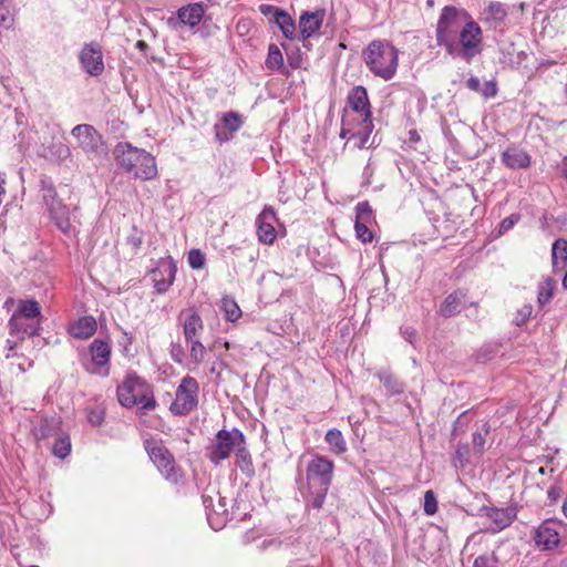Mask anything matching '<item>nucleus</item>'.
Returning <instances> with one entry per match:
<instances>
[{
  "label": "nucleus",
  "mask_w": 567,
  "mask_h": 567,
  "mask_svg": "<svg viewBox=\"0 0 567 567\" xmlns=\"http://www.w3.org/2000/svg\"><path fill=\"white\" fill-rule=\"evenodd\" d=\"M118 167L134 177L148 181L157 175L155 158L145 150L133 146L128 142H120L113 150Z\"/></svg>",
  "instance_id": "1"
},
{
  "label": "nucleus",
  "mask_w": 567,
  "mask_h": 567,
  "mask_svg": "<svg viewBox=\"0 0 567 567\" xmlns=\"http://www.w3.org/2000/svg\"><path fill=\"white\" fill-rule=\"evenodd\" d=\"M362 56L369 71L384 80H391L399 65V51L388 41L374 40L363 50Z\"/></svg>",
  "instance_id": "2"
},
{
  "label": "nucleus",
  "mask_w": 567,
  "mask_h": 567,
  "mask_svg": "<svg viewBox=\"0 0 567 567\" xmlns=\"http://www.w3.org/2000/svg\"><path fill=\"white\" fill-rule=\"evenodd\" d=\"M471 20L468 13L463 9L446 6L442 9L436 24V43L445 50L454 49V40L457 39L466 22Z\"/></svg>",
  "instance_id": "3"
},
{
  "label": "nucleus",
  "mask_w": 567,
  "mask_h": 567,
  "mask_svg": "<svg viewBox=\"0 0 567 567\" xmlns=\"http://www.w3.org/2000/svg\"><path fill=\"white\" fill-rule=\"evenodd\" d=\"M246 445L244 433L234 427L233 430H219L215 439L207 449V457L214 465H219L221 461L228 458L235 451Z\"/></svg>",
  "instance_id": "4"
},
{
  "label": "nucleus",
  "mask_w": 567,
  "mask_h": 567,
  "mask_svg": "<svg viewBox=\"0 0 567 567\" xmlns=\"http://www.w3.org/2000/svg\"><path fill=\"white\" fill-rule=\"evenodd\" d=\"M446 52L470 63L474 56L482 52V30L480 25L472 19L466 22L457 39L454 40V49H447Z\"/></svg>",
  "instance_id": "5"
},
{
  "label": "nucleus",
  "mask_w": 567,
  "mask_h": 567,
  "mask_svg": "<svg viewBox=\"0 0 567 567\" xmlns=\"http://www.w3.org/2000/svg\"><path fill=\"white\" fill-rule=\"evenodd\" d=\"M42 199L49 213L50 219L63 234L70 235L73 230L70 220L69 207L59 198L54 186L51 183L42 182Z\"/></svg>",
  "instance_id": "6"
},
{
  "label": "nucleus",
  "mask_w": 567,
  "mask_h": 567,
  "mask_svg": "<svg viewBox=\"0 0 567 567\" xmlns=\"http://www.w3.org/2000/svg\"><path fill=\"white\" fill-rule=\"evenodd\" d=\"M72 136L78 141V146L90 159H105L109 151L103 136L90 124H79L71 131Z\"/></svg>",
  "instance_id": "7"
},
{
  "label": "nucleus",
  "mask_w": 567,
  "mask_h": 567,
  "mask_svg": "<svg viewBox=\"0 0 567 567\" xmlns=\"http://www.w3.org/2000/svg\"><path fill=\"white\" fill-rule=\"evenodd\" d=\"M145 450L157 470L166 481L177 484L182 477V470L176 465L173 454L159 442L146 440Z\"/></svg>",
  "instance_id": "8"
},
{
  "label": "nucleus",
  "mask_w": 567,
  "mask_h": 567,
  "mask_svg": "<svg viewBox=\"0 0 567 567\" xmlns=\"http://www.w3.org/2000/svg\"><path fill=\"white\" fill-rule=\"evenodd\" d=\"M199 385L195 378L186 375L182 379L175 392V399L169 405L173 415L189 414L198 404Z\"/></svg>",
  "instance_id": "9"
},
{
  "label": "nucleus",
  "mask_w": 567,
  "mask_h": 567,
  "mask_svg": "<svg viewBox=\"0 0 567 567\" xmlns=\"http://www.w3.org/2000/svg\"><path fill=\"white\" fill-rule=\"evenodd\" d=\"M147 382L140 378L135 372L127 373L122 384L117 386L118 402L125 408H132L137 404L142 391L147 390Z\"/></svg>",
  "instance_id": "10"
},
{
  "label": "nucleus",
  "mask_w": 567,
  "mask_h": 567,
  "mask_svg": "<svg viewBox=\"0 0 567 567\" xmlns=\"http://www.w3.org/2000/svg\"><path fill=\"white\" fill-rule=\"evenodd\" d=\"M332 474L333 462L323 456H316L307 467V480L310 488L315 486L329 487Z\"/></svg>",
  "instance_id": "11"
},
{
  "label": "nucleus",
  "mask_w": 567,
  "mask_h": 567,
  "mask_svg": "<svg viewBox=\"0 0 567 567\" xmlns=\"http://www.w3.org/2000/svg\"><path fill=\"white\" fill-rule=\"evenodd\" d=\"M82 68L91 76H99L104 71L103 53L96 42L85 44L79 55Z\"/></svg>",
  "instance_id": "12"
},
{
  "label": "nucleus",
  "mask_w": 567,
  "mask_h": 567,
  "mask_svg": "<svg viewBox=\"0 0 567 567\" xmlns=\"http://www.w3.org/2000/svg\"><path fill=\"white\" fill-rule=\"evenodd\" d=\"M243 124L244 121L239 113L234 111L224 113L220 123L214 125L216 141L220 144L230 141L234 133L238 132Z\"/></svg>",
  "instance_id": "13"
},
{
  "label": "nucleus",
  "mask_w": 567,
  "mask_h": 567,
  "mask_svg": "<svg viewBox=\"0 0 567 567\" xmlns=\"http://www.w3.org/2000/svg\"><path fill=\"white\" fill-rule=\"evenodd\" d=\"M480 515L487 517L494 524V526L491 527V530L493 533H497L508 527L513 523V520L516 518V508L482 506L480 508Z\"/></svg>",
  "instance_id": "14"
},
{
  "label": "nucleus",
  "mask_w": 567,
  "mask_h": 567,
  "mask_svg": "<svg viewBox=\"0 0 567 567\" xmlns=\"http://www.w3.org/2000/svg\"><path fill=\"white\" fill-rule=\"evenodd\" d=\"M534 540L543 550H550L558 546L560 538L555 520H545L535 530Z\"/></svg>",
  "instance_id": "15"
},
{
  "label": "nucleus",
  "mask_w": 567,
  "mask_h": 567,
  "mask_svg": "<svg viewBox=\"0 0 567 567\" xmlns=\"http://www.w3.org/2000/svg\"><path fill=\"white\" fill-rule=\"evenodd\" d=\"M324 10H316L315 12L305 11L299 18L300 37L306 45V41L318 32L322 25Z\"/></svg>",
  "instance_id": "16"
},
{
  "label": "nucleus",
  "mask_w": 567,
  "mask_h": 567,
  "mask_svg": "<svg viewBox=\"0 0 567 567\" xmlns=\"http://www.w3.org/2000/svg\"><path fill=\"white\" fill-rule=\"evenodd\" d=\"M275 219V212L266 207L257 217V235L261 243L270 245L275 241L277 234L271 220Z\"/></svg>",
  "instance_id": "17"
},
{
  "label": "nucleus",
  "mask_w": 567,
  "mask_h": 567,
  "mask_svg": "<svg viewBox=\"0 0 567 567\" xmlns=\"http://www.w3.org/2000/svg\"><path fill=\"white\" fill-rule=\"evenodd\" d=\"M348 102L351 109L359 113L362 117H371V106L368 97L367 89L362 85L354 86L348 95Z\"/></svg>",
  "instance_id": "18"
},
{
  "label": "nucleus",
  "mask_w": 567,
  "mask_h": 567,
  "mask_svg": "<svg viewBox=\"0 0 567 567\" xmlns=\"http://www.w3.org/2000/svg\"><path fill=\"white\" fill-rule=\"evenodd\" d=\"M502 162L511 169H524L530 166V156L524 150L512 146L502 153Z\"/></svg>",
  "instance_id": "19"
},
{
  "label": "nucleus",
  "mask_w": 567,
  "mask_h": 567,
  "mask_svg": "<svg viewBox=\"0 0 567 567\" xmlns=\"http://www.w3.org/2000/svg\"><path fill=\"white\" fill-rule=\"evenodd\" d=\"M185 316L183 322L184 337L186 340L197 339V333L204 329V322L199 313L190 308L187 311H183L181 317Z\"/></svg>",
  "instance_id": "20"
},
{
  "label": "nucleus",
  "mask_w": 567,
  "mask_h": 567,
  "mask_svg": "<svg viewBox=\"0 0 567 567\" xmlns=\"http://www.w3.org/2000/svg\"><path fill=\"white\" fill-rule=\"evenodd\" d=\"M96 320L92 316L80 318L70 327V334L75 339H89L96 331Z\"/></svg>",
  "instance_id": "21"
},
{
  "label": "nucleus",
  "mask_w": 567,
  "mask_h": 567,
  "mask_svg": "<svg viewBox=\"0 0 567 567\" xmlns=\"http://www.w3.org/2000/svg\"><path fill=\"white\" fill-rule=\"evenodd\" d=\"M203 14V6L200 3H193L181 8L177 11V19L182 24L194 28L200 22Z\"/></svg>",
  "instance_id": "22"
},
{
  "label": "nucleus",
  "mask_w": 567,
  "mask_h": 567,
  "mask_svg": "<svg viewBox=\"0 0 567 567\" xmlns=\"http://www.w3.org/2000/svg\"><path fill=\"white\" fill-rule=\"evenodd\" d=\"M11 334H17L20 339L33 337L39 333L40 323H25L18 315H13L9 320Z\"/></svg>",
  "instance_id": "23"
},
{
  "label": "nucleus",
  "mask_w": 567,
  "mask_h": 567,
  "mask_svg": "<svg viewBox=\"0 0 567 567\" xmlns=\"http://www.w3.org/2000/svg\"><path fill=\"white\" fill-rule=\"evenodd\" d=\"M464 298L465 295L461 290H456L450 293L440 306V315L444 318H450L457 315L461 311V306Z\"/></svg>",
  "instance_id": "24"
},
{
  "label": "nucleus",
  "mask_w": 567,
  "mask_h": 567,
  "mask_svg": "<svg viewBox=\"0 0 567 567\" xmlns=\"http://www.w3.org/2000/svg\"><path fill=\"white\" fill-rule=\"evenodd\" d=\"M92 362L99 367H105L110 362L111 347L107 342L95 339L90 346Z\"/></svg>",
  "instance_id": "25"
},
{
  "label": "nucleus",
  "mask_w": 567,
  "mask_h": 567,
  "mask_svg": "<svg viewBox=\"0 0 567 567\" xmlns=\"http://www.w3.org/2000/svg\"><path fill=\"white\" fill-rule=\"evenodd\" d=\"M551 261L554 270H561L567 262V240L558 238L551 247Z\"/></svg>",
  "instance_id": "26"
},
{
  "label": "nucleus",
  "mask_w": 567,
  "mask_h": 567,
  "mask_svg": "<svg viewBox=\"0 0 567 567\" xmlns=\"http://www.w3.org/2000/svg\"><path fill=\"white\" fill-rule=\"evenodd\" d=\"M236 463L240 472L248 478L255 475V467L252 464L251 455L247 450L246 445H243L236 452Z\"/></svg>",
  "instance_id": "27"
},
{
  "label": "nucleus",
  "mask_w": 567,
  "mask_h": 567,
  "mask_svg": "<svg viewBox=\"0 0 567 567\" xmlns=\"http://www.w3.org/2000/svg\"><path fill=\"white\" fill-rule=\"evenodd\" d=\"M380 382L384 385L388 393L391 395L401 394L404 391V384L391 372L380 371L378 372Z\"/></svg>",
  "instance_id": "28"
},
{
  "label": "nucleus",
  "mask_w": 567,
  "mask_h": 567,
  "mask_svg": "<svg viewBox=\"0 0 567 567\" xmlns=\"http://www.w3.org/2000/svg\"><path fill=\"white\" fill-rule=\"evenodd\" d=\"M282 32L284 37L288 40H293L297 37L296 33V24L291 16L284 11L279 17L274 21Z\"/></svg>",
  "instance_id": "29"
},
{
  "label": "nucleus",
  "mask_w": 567,
  "mask_h": 567,
  "mask_svg": "<svg viewBox=\"0 0 567 567\" xmlns=\"http://www.w3.org/2000/svg\"><path fill=\"white\" fill-rule=\"evenodd\" d=\"M326 442L329 444L330 450L334 454H342L347 451V443L343 439L341 431L338 429H330L324 437Z\"/></svg>",
  "instance_id": "30"
},
{
  "label": "nucleus",
  "mask_w": 567,
  "mask_h": 567,
  "mask_svg": "<svg viewBox=\"0 0 567 567\" xmlns=\"http://www.w3.org/2000/svg\"><path fill=\"white\" fill-rule=\"evenodd\" d=\"M14 315H18L21 319H33L41 315V308L35 300L20 301Z\"/></svg>",
  "instance_id": "31"
},
{
  "label": "nucleus",
  "mask_w": 567,
  "mask_h": 567,
  "mask_svg": "<svg viewBox=\"0 0 567 567\" xmlns=\"http://www.w3.org/2000/svg\"><path fill=\"white\" fill-rule=\"evenodd\" d=\"M554 289L555 281L550 277L546 278L543 282L539 284L537 300L540 307H544L551 300L554 296Z\"/></svg>",
  "instance_id": "32"
},
{
  "label": "nucleus",
  "mask_w": 567,
  "mask_h": 567,
  "mask_svg": "<svg viewBox=\"0 0 567 567\" xmlns=\"http://www.w3.org/2000/svg\"><path fill=\"white\" fill-rule=\"evenodd\" d=\"M472 421V416L468 411L462 412L457 419L454 421L453 429L451 432V441L457 439L460 435H463Z\"/></svg>",
  "instance_id": "33"
},
{
  "label": "nucleus",
  "mask_w": 567,
  "mask_h": 567,
  "mask_svg": "<svg viewBox=\"0 0 567 567\" xmlns=\"http://www.w3.org/2000/svg\"><path fill=\"white\" fill-rule=\"evenodd\" d=\"M266 66L269 70H281L284 68V56L276 44L269 45Z\"/></svg>",
  "instance_id": "34"
},
{
  "label": "nucleus",
  "mask_w": 567,
  "mask_h": 567,
  "mask_svg": "<svg viewBox=\"0 0 567 567\" xmlns=\"http://www.w3.org/2000/svg\"><path fill=\"white\" fill-rule=\"evenodd\" d=\"M221 310L225 312L226 319L231 322L236 321L241 316L239 306L229 297L221 299Z\"/></svg>",
  "instance_id": "35"
},
{
  "label": "nucleus",
  "mask_w": 567,
  "mask_h": 567,
  "mask_svg": "<svg viewBox=\"0 0 567 567\" xmlns=\"http://www.w3.org/2000/svg\"><path fill=\"white\" fill-rule=\"evenodd\" d=\"M507 16L505 7L498 2L491 3L485 10V19L496 24L503 22Z\"/></svg>",
  "instance_id": "36"
},
{
  "label": "nucleus",
  "mask_w": 567,
  "mask_h": 567,
  "mask_svg": "<svg viewBox=\"0 0 567 567\" xmlns=\"http://www.w3.org/2000/svg\"><path fill=\"white\" fill-rule=\"evenodd\" d=\"M175 271H176V269H175L174 266L169 267L168 268V278L167 279H164V278L158 279L157 278V274H162V272L161 271H153V276H154L153 280L155 282L154 287H155V289H156V291L158 293H164V292H166L169 289V287L173 285L174 279H175Z\"/></svg>",
  "instance_id": "37"
},
{
  "label": "nucleus",
  "mask_w": 567,
  "mask_h": 567,
  "mask_svg": "<svg viewBox=\"0 0 567 567\" xmlns=\"http://www.w3.org/2000/svg\"><path fill=\"white\" fill-rule=\"evenodd\" d=\"M71 451V441L68 435H61L55 439V442L52 447V453L59 457L64 458L70 454Z\"/></svg>",
  "instance_id": "38"
},
{
  "label": "nucleus",
  "mask_w": 567,
  "mask_h": 567,
  "mask_svg": "<svg viewBox=\"0 0 567 567\" xmlns=\"http://www.w3.org/2000/svg\"><path fill=\"white\" fill-rule=\"evenodd\" d=\"M355 221L371 224L373 220L372 208L368 202H360L355 206Z\"/></svg>",
  "instance_id": "39"
},
{
  "label": "nucleus",
  "mask_w": 567,
  "mask_h": 567,
  "mask_svg": "<svg viewBox=\"0 0 567 567\" xmlns=\"http://www.w3.org/2000/svg\"><path fill=\"white\" fill-rule=\"evenodd\" d=\"M470 446L467 443H458L453 456L454 466L463 467L468 462Z\"/></svg>",
  "instance_id": "40"
},
{
  "label": "nucleus",
  "mask_w": 567,
  "mask_h": 567,
  "mask_svg": "<svg viewBox=\"0 0 567 567\" xmlns=\"http://www.w3.org/2000/svg\"><path fill=\"white\" fill-rule=\"evenodd\" d=\"M137 404H141L143 410H154L156 408V401L153 395V388L147 384V390L142 391L141 398H138Z\"/></svg>",
  "instance_id": "41"
},
{
  "label": "nucleus",
  "mask_w": 567,
  "mask_h": 567,
  "mask_svg": "<svg viewBox=\"0 0 567 567\" xmlns=\"http://www.w3.org/2000/svg\"><path fill=\"white\" fill-rule=\"evenodd\" d=\"M190 342V358L194 362L200 363L204 361L206 349L198 339L186 340Z\"/></svg>",
  "instance_id": "42"
},
{
  "label": "nucleus",
  "mask_w": 567,
  "mask_h": 567,
  "mask_svg": "<svg viewBox=\"0 0 567 567\" xmlns=\"http://www.w3.org/2000/svg\"><path fill=\"white\" fill-rule=\"evenodd\" d=\"M437 512V501L432 489H429L424 494V513L429 516L434 515Z\"/></svg>",
  "instance_id": "43"
},
{
  "label": "nucleus",
  "mask_w": 567,
  "mask_h": 567,
  "mask_svg": "<svg viewBox=\"0 0 567 567\" xmlns=\"http://www.w3.org/2000/svg\"><path fill=\"white\" fill-rule=\"evenodd\" d=\"M188 264L193 269H202L205 265V256L200 249H192L188 252Z\"/></svg>",
  "instance_id": "44"
},
{
  "label": "nucleus",
  "mask_w": 567,
  "mask_h": 567,
  "mask_svg": "<svg viewBox=\"0 0 567 567\" xmlns=\"http://www.w3.org/2000/svg\"><path fill=\"white\" fill-rule=\"evenodd\" d=\"M258 9H259V12L262 16L267 17L270 22H274L279 17V14H281L285 11L278 7L267 4V3H261L258 7Z\"/></svg>",
  "instance_id": "45"
},
{
  "label": "nucleus",
  "mask_w": 567,
  "mask_h": 567,
  "mask_svg": "<svg viewBox=\"0 0 567 567\" xmlns=\"http://www.w3.org/2000/svg\"><path fill=\"white\" fill-rule=\"evenodd\" d=\"M369 224L363 223H354V229L358 239H360L362 243H370L373 239L372 231L368 227Z\"/></svg>",
  "instance_id": "46"
},
{
  "label": "nucleus",
  "mask_w": 567,
  "mask_h": 567,
  "mask_svg": "<svg viewBox=\"0 0 567 567\" xmlns=\"http://www.w3.org/2000/svg\"><path fill=\"white\" fill-rule=\"evenodd\" d=\"M316 487H317V489L315 492V497L311 502V505L313 508L319 509L323 505V502L326 499L329 487H324V486H316Z\"/></svg>",
  "instance_id": "47"
},
{
  "label": "nucleus",
  "mask_w": 567,
  "mask_h": 567,
  "mask_svg": "<svg viewBox=\"0 0 567 567\" xmlns=\"http://www.w3.org/2000/svg\"><path fill=\"white\" fill-rule=\"evenodd\" d=\"M498 558L495 554L492 556L482 555L475 558L473 567H493V564H496Z\"/></svg>",
  "instance_id": "48"
},
{
  "label": "nucleus",
  "mask_w": 567,
  "mask_h": 567,
  "mask_svg": "<svg viewBox=\"0 0 567 567\" xmlns=\"http://www.w3.org/2000/svg\"><path fill=\"white\" fill-rule=\"evenodd\" d=\"M497 85H496V82L495 81H487L484 83V85H482L481 87V91H480V94L484 97V99H491V97H494L496 94H497Z\"/></svg>",
  "instance_id": "49"
},
{
  "label": "nucleus",
  "mask_w": 567,
  "mask_h": 567,
  "mask_svg": "<svg viewBox=\"0 0 567 567\" xmlns=\"http://www.w3.org/2000/svg\"><path fill=\"white\" fill-rule=\"evenodd\" d=\"M472 444L476 453L482 454L485 450V436L481 431L473 433Z\"/></svg>",
  "instance_id": "50"
},
{
  "label": "nucleus",
  "mask_w": 567,
  "mask_h": 567,
  "mask_svg": "<svg viewBox=\"0 0 567 567\" xmlns=\"http://www.w3.org/2000/svg\"><path fill=\"white\" fill-rule=\"evenodd\" d=\"M519 220V215L512 214L508 217L504 218L499 224V233L504 234L512 229L516 223Z\"/></svg>",
  "instance_id": "51"
},
{
  "label": "nucleus",
  "mask_w": 567,
  "mask_h": 567,
  "mask_svg": "<svg viewBox=\"0 0 567 567\" xmlns=\"http://www.w3.org/2000/svg\"><path fill=\"white\" fill-rule=\"evenodd\" d=\"M532 315V307L524 306L520 310L517 311V316L515 317V322L517 326L524 324Z\"/></svg>",
  "instance_id": "52"
},
{
  "label": "nucleus",
  "mask_w": 567,
  "mask_h": 567,
  "mask_svg": "<svg viewBox=\"0 0 567 567\" xmlns=\"http://www.w3.org/2000/svg\"><path fill=\"white\" fill-rule=\"evenodd\" d=\"M87 420L92 425L100 426L104 421V412L102 410H91Z\"/></svg>",
  "instance_id": "53"
},
{
  "label": "nucleus",
  "mask_w": 567,
  "mask_h": 567,
  "mask_svg": "<svg viewBox=\"0 0 567 567\" xmlns=\"http://www.w3.org/2000/svg\"><path fill=\"white\" fill-rule=\"evenodd\" d=\"M142 235L134 228V233L127 237V244L131 245L133 249L137 250L142 246Z\"/></svg>",
  "instance_id": "54"
},
{
  "label": "nucleus",
  "mask_w": 567,
  "mask_h": 567,
  "mask_svg": "<svg viewBox=\"0 0 567 567\" xmlns=\"http://www.w3.org/2000/svg\"><path fill=\"white\" fill-rule=\"evenodd\" d=\"M400 332L402 334V337L408 341L410 342L411 344L414 343L415 339H416V330L412 327H402L400 329Z\"/></svg>",
  "instance_id": "55"
},
{
  "label": "nucleus",
  "mask_w": 567,
  "mask_h": 567,
  "mask_svg": "<svg viewBox=\"0 0 567 567\" xmlns=\"http://www.w3.org/2000/svg\"><path fill=\"white\" fill-rule=\"evenodd\" d=\"M466 86H467L470 90H472V91H474V92H476V93H480L481 87H482V84H481V82H480L478 78H476V76H471V78H468V79H467V81H466Z\"/></svg>",
  "instance_id": "56"
},
{
  "label": "nucleus",
  "mask_w": 567,
  "mask_h": 567,
  "mask_svg": "<svg viewBox=\"0 0 567 567\" xmlns=\"http://www.w3.org/2000/svg\"><path fill=\"white\" fill-rule=\"evenodd\" d=\"M361 133H369V135L372 133V130H373V123H372V116L371 117H367V116H363L362 117V122H361Z\"/></svg>",
  "instance_id": "57"
},
{
  "label": "nucleus",
  "mask_w": 567,
  "mask_h": 567,
  "mask_svg": "<svg viewBox=\"0 0 567 567\" xmlns=\"http://www.w3.org/2000/svg\"><path fill=\"white\" fill-rule=\"evenodd\" d=\"M352 137L354 138H359V143L357 144V146L359 148H363L365 147V144L368 143L369 141V133H361V132H358L355 134H352Z\"/></svg>",
  "instance_id": "58"
},
{
  "label": "nucleus",
  "mask_w": 567,
  "mask_h": 567,
  "mask_svg": "<svg viewBox=\"0 0 567 567\" xmlns=\"http://www.w3.org/2000/svg\"><path fill=\"white\" fill-rule=\"evenodd\" d=\"M547 494H548V497L553 501H556L558 497V493L556 492V489L554 487L549 488Z\"/></svg>",
  "instance_id": "59"
},
{
  "label": "nucleus",
  "mask_w": 567,
  "mask_h": 567,
  "mask_svg": "<svg viewBox=\"0 0 567 567\" xmlns=\"http://www.w3.org/2000/svg\"><path fill=\"white\" fill-rule=\"evenodd\" d=\"M136 47H137L140 50L144 51L145 49H147V47H148V45H147V43H146V42H144V41H142V40H140V41H137Z\"/></svg>",
  "instance_id": "60"
},
{
  "label": "nucleus",
  "mask_w": 567,
  "mask_h": 567,
  "mask_svg": "<svg viewBox=\"0 0 567 567\" xmlns=\"http://www.w3.org/2000/svg\"><path fill=\"white\" fill-rule=\"evenodd\" d=\"M203 503H204L205 507L207 508L208 506L212 505L213 499L208 496H203Z\"/></svg>",
  "instance_id": "61"
},
{
  "label": "nucleus",
  "mask_w": 567,
  "mask_h": 567,
  "mask_svg": "<svg viewBox=\"0 0 567 567\" xmlns=\"http://www.w3.org/2000/svg\"><path fill=\"white\" fill-rule=\"evenodd\" d=\"M482 431H484L485 434L489 433L491 426L487 422L482 425Z\"/></svg>",
  "instance_id": "62"
},
{
  "label": "nucleus",
  "mask_w": 567,
  "mask_h": 567,
  "mask_svg": "<svg viewBox=\"0 0 567 567\" xmlns=\"http://www.w3.org/2000/svg\"><path fill=\"white\" fill-rule=\"evenodd\" d=\"M410 136H411L410 137L411 141H417L419 140V135H417V133L415 131H411L410 132Z\"/></svg>",
  "instance_id": "63"
},
{
  "label": "nucleus",
  "mask_w": 567,
  "mask_h": 567,
  "mask_svg": "<svg viewBox=\"0 0 567 567\" xmlns=\"http://www.w3.org/2000/svg\"><path fill=\"white\" fill-rule=\"evenodd\" d=\"M563 513L567 517V496H566V499L564 501V504H563Z\"/></svg>",
  "instance_id": "64"
}]
</instances>
